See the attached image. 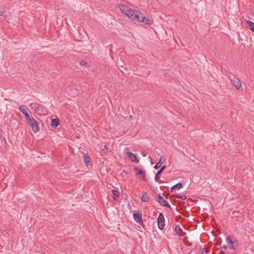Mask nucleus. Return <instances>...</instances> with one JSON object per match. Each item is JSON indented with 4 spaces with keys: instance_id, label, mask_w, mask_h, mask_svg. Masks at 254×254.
I'll return each mask as SVG.
<instances>
[{
    "instance_id": "nucleus-19",
    "label": "nucleus",
    "mask_w": 254,
    "mask_h": 254,
    "mask_svg": "<svg viewBox=\"0 0 254 254\" xmlns=\"http://www.w3.org/2000/svg\"><path fill=\"white\" fill-rule=\"evenodd\" d=\"M32 108L35 112H38L40 110V105L36 103L31 104Z\"/></svg>"
},
{
    "instance_id": "nucleus-3",
    "label": "nucleus",
    "mask_w": 254,
    "mask_h": 254,
    "mask_svg": "<svg viewBox=\"0 0 254 254\" xmlns=\"http://www.w3.org/2000/svg\"><path fill=\"white\" fill-rule=\"evenodd\" d=\"M165 219L164 215L162 213H160L157 218L158 227L160 230H163L164 225Z\"/></svg>"
},
{
    "instance_id": "nucleus-20",
    "label": "nucleus",
    "mask_w": 254,
    "mask_h": 254,
    "mask_svg": "<svg viewBox=\"0 0 254 254\" xmlns=\"http://www.w3.org/2000/svg\"><path fill=\"white\" fill-rule=\"evenodd\" d=\"M138 174L141 175L142 176V179L145 180V172L143 170H140L137 172Z\"/></svg>"
},
{
    "instance_id": "nucleus-18",
    "label": "nucleus",
    "mask_w": 254,
    "mask_h": 254,
    "mask_svg": "<svg viewBox=\"0 0 254 254\" xmlns=\"http://www.w3.org/2000/svg\"><path fill=\"white\" fill-rule=\"evenodd\" d=\"M183 188V184L181 183H178L177 184L174 185L171 188V190H172L175 189H180Z\"/></svg>"
},
{
    "instance_id": "nucleus-21",
    "label": "nucleus",
    "mask_w": 254,
    "mask_h": 254,
    "mask_svg": "<svg viewBox=\"0 0 254 254\" xmlns=\"http://www.w3.org/2000/svg\"><path fill=\"white\" fill-rule=\"evenodd\" d=\"M6 7L5 6L0 7V16H3L4 13L6 11Z\"/></svg>"
},
{
    "instance_id": "nucleus-12",
    "label": "nucleus",
    "mask_w": 254,
    "mask_h": 254,
    "mask_svg": "<svg viewBox=\"0 0 254 254\" xmlns=\"http://www.w3.org/2000/svg\"><path fill=\"white\" fill-rule=\"evenodd\" d=\"M150 199V196L149 195L146 193V192H144L142 195V197L141 198V200L143 202H148Z\"/></svg>"
},
{
    "instance_id": "nucleus-25",
    "label": "nucleus",
    "mask_w": 254,
    "mask_h": 254,
    "mask_svg": "<svg viewBox=\"0 0 254 254\" xmlns=\"http://www.w3.org/2000/svg\"><path fill=\"white\" fill-rule=\"evenodd\" d=\"M222 248H223V249H227L228 247H227V245H225V246H223V247H222Z\"/></svg>"
},
{
    "instance_id": "nucleus-8",
    "label": "nucleus",
    "mask_w": 254,
    "mask_h": 254,
    "mask_svg": "<svg viewBox=\"0 0 254 254\" xmlns=\"http://www.w3.org/2000/svg\"><path fill=\"white\" fill-rule=\"evenodd\" d=\"M126 154L128 156V159L131 162H139V160L136 158L135 155L130 151H127Z\"/></svg>"
},
{
    "instance_id": "nucleus-24",
    "label": "nucleus",
    "mask_w": 254,
    "mask_h": 254,
    "mask_svg": "<svg viewBox=\"0 0 254 254\" xmlns=\"http://www.w3.org/2000/svg\"><path fill=\"white\" fill-rule=\"evenodd\" d=\"M201 254H206L208 253V250H204V249H201Z\"/></svg>"
},
{
    "instance_id": "nucleus-29",
    "label": "nucleus",
    "mask_w": 254,
    "mask_h": 254,
    "mask_svg": "<svg viewBox=\"0 0 254 254\" xmlns=\"http://www.w3.org/2000/svg\"><path fill=\"white\" fill-rule=\"evenodd\" d=\"M134 169L135 170H138V168H137V167H135L134 168Z\"/></svg>"
},
{
    "instance_id": "nucleus-13",
    "label": "nucleus",
    "mask_w": 254,
    "mask_h": 254,
    "mask_svg": "<svg viewBox=\"0 0 254 254\" xmlns=\"http://www.w3.org/2000/svg\"><path fill=\"white\" fill-rule=\"evenodd\" d=\"M60 124V121L58 119H54L52 120L51 125L53 127H57Z\"/></svg>"
},
{
    "instance_id": "nucleus-7",
    "label": "nucleus",
    "mask_w": 254,
    "mask_h": 254,
    "mask_svg": "<svg viewBox=\"0 0 254 254\" xmlns=\"http://www.w3.org/2000/svg\"><path fill=\"white\" fill-rule=\"evenodd\" d=\"M231 80L236 89H239L241 88L242 84L239 79L236 77H233V79H231Z\"/></svg>"
},
{
    "instance_id": "nucleus-4",
    "label": "nucleus",
    "mask_w": 254,
    "mask_h": 254,
    "mask_svg": "<svg viewBox=\"0 0 254 254\" xmlns=\"http://www.w3.org/2000/svg\"><path fill=\"white\" fill-rule=\"evenodd\" d=\"M19 110L25 116L27 120L31 118L29 116V113L31 112L25 105H21L19 107Z\"/></svg>"
},
{
    "instance_id": "nucleus-28",
    "label": "nucleus",
    "mask_w": 254,
    "mask_h": 254,
    "mask_svg": "<svg viewBox=\"0 0 254 254\" xmlns=\"http://www.w3.org/2000/svg\"><path fill=\"white\" fill-rule=\"evenodd\" d=\"M220 254H225V253L223 251H221Z\"/></svg>"
},
{
    "instance_id": "nucleus-22",
    "label": "nucleus",
    "mask_w": 254,
    "mask_h": 254,
    "mask_svg": "<svg viewBox=\"0 0 254 254\" xmlns=\"http://www.w3.org/2000/svg\"><path fill=\"white\" fill-rule=\"evenodd\" d=\"M80 65L84 66L85 67H88L89 66L88 63L85 61H82L79 63Z\"/></svg>"
},
{
    "instance_id": "nucleus-5",
    "label": "nucleus",
    "mask_w": 254,
    "mask_h": 254,
    "mask_svg": "<svg viewBox=\"0 0 254 254\" xmlns=\"http://www.w3.org/2000/svg\"><path fill=\"white\" fill-rule=\"evenodd\" d=\"M133 218L136 222L140 225H143V221L142 219V214L140 212H136L133 214Z\"/></svg>"
},
{
    "instance_id": "nucleus-27",
    "label": "nucleus",
    "mask_w": 254,
    "mask_h": 254,
    "mask_svg": "<svg viewBox=\"0 0 254 254\" xmlns=\"http://www.w3.org/2000/svg\"><path fill=\"white\" fill-rule=\"evenodd\" d=\"M104 148H105V149H108V146H107V145H105L104 146Z\"/></svg>"
},
{
    "instance_id": "nucleus-10",
    "label": "nucleus",
    "mask_w": 254,
    "mask_h": 254,
    "mask_svg": "<svg viewBox=\"0 0 254 254\" xmlns=\"http://www.w3.org/2000/svg\"><path fill=\"white\" fill-rule=\"evenodd\" d=\"M166 168V166H163L161 167V169L155 174L154 179L156 182L159 181V180L160 179L159 175L163 172V171L165 170Z\"/></svg>"
},
{
    "instance_id": "nucleus-23",
    "label": "nucleus",
    "mask_w": 254,
    "mask_h": 254,
    "mask_svg": "<svg viewBox=\"0 0 254 254\" xmlns=\"http://www.w3.org/2000/svg\"><path fill=\"white\" fill-rule=\"evenodd\" d=\"M176 197L177 198H181L183 200H185L187 198V196L186 195H176Z\"/></svg>"
},
{
    "instance_id": "nucleus-26",
    "label": "nucleus",
    "mask_w": 254,
    "mask_h": 254,
    "mask_svg": "<svg viewBox=\"0 0 254 254\" xmlns=\"http://www.w3.org/2000/svg\"><path fill=\"white\" fill-rule=\"evenodd\" d=\"M128 118H129L130 120H132V115H130Z\"/></svg>"
},
{
    "instance_id": "nucleus-9",
    "label": "nucleus",
    "mask_w": 254,
    "mask_h": 254,
    "mask_svg": "<svg viewBox=\"0 0 254 254\" xmlns=\"http://www.w3.org/2000/svg\"><path fill=\"white\" fill-rule=\"evenodd\" d=\"M165 160L166 158H165L164 156H161L159 159L158 162L154 166V168L155 169H158L164 163Z\"/></svg>"
},
{
    "instance_id": "nucleus-30",
    "label": "nucleus",
    "mask_w": 254,
    "mask_h": 254,
    "mask_svg": "<svg viewBox=\"0 0 254 254\" xmlns=\"http://www.w3.org/2000/svg\"><path fill=\"white\" fill-rule=\"evenodd\" d=\"M142 155H143V156L145 157V156H146V155L142 153Z\"/></svg>"
},
{
    "instance_id": "nucleus-11",
    "label": "nucleus",
    "mask_w": 254,
    "mask_h": 254,
    "mask_svg": "<svg viewBox=\"0 0 254 254\" xmlns=\"http://www.w3.org/2000/svg\"><path fill=\"white\" fill-rule=\"evenodd\" d=\"M226 242L229 245V248L231 250H235L236 248L234 246V242L231 240L230 236H228L226 239Z\"/></svg>"
},
{
    "instance_id": "nucleus-17",
    "label": "nucleus",
    "mask_w": 254,
    "mask_h": 254,
    "mask_svg": "<svg viewBox=\"0 0 254 254\" xmlns=\"http://www.w3.org/2000/svg\"><path fill=\"white\" fill-rule=\"evenodd\" d=\"M175 231L178 235H182L183 231L181 228L178 225L175 227Z\"/></svg>"
},
{
    "instance_id": "nucleus-15",
    "label": "nucleus",
    "mask_w": 254,
    "mask_h": 254,
    "mask_svg": "<svg viewBox=\"0 0 254 254\" xmlns=\"http://www.w3.org/2000/svg\"><path fill=\"white\" fill-rule=\"evenodd\" d=\"M113 198L114 200H116L119 198V192L116 190H112Z\"/></svg>"
},
{
    "instance_id": "nucleus-6",
    "label": "nucleus",
    "mask_w": 254,
    "mask_h": 254,
    "mask_svg": "<svg viewBox=\"0 0 254 254\" xmlns=\"http://www.w3.org/2000/svg\"><path fill=\"white\" fill-rule=\"evenodd\" d=\"M158 202L159 204L162 206H166L168 208L171 209L170 205L168 203V202L163 199V198L161 196L160 194L158 195Z\"/></svg>"
},
{
    "instance_id": "nucleus-1",
    "label": "nucleus",
    "mask_w": 254,
    "mask_h": 254,
    "mask_svg": "<svg viewBox=\"0 0 254 254\" xmlns=\"http://www.w3.org/2000/svg\"><path fill=\"white\" fill-rule=\"evenodd\" d=\"M118 7L131 20L141 22L146 24H151L150 20L139 11L131 9L128 6L123 4H119Z\"/></svg>"
},
{
    "instance_id": "nucleus-16",
    "label": "nucleus",
    "mask_w": 254,
    "mask_h": 254,
    "mask_svg": "<svg viewBox=\"0 0 254 254\" xmlns=\"http://www.w3.org/2000/svg\"><path fill=\"white\" fill-rule=\"evenodd\" d=\"M83 159L86 165H88V164H90L91 162V159L90 157L87 154H85L83 155Z\"/></svg>"
},
{
    "instance_id": "nucleus-2",
    "label": "nucleus",
    "mask_w": 254,
    "mask_h": 254,
    "mask_svg": "<svg viewBox=\"0 0 254 254\" xmlns=\"http://www.w3.org/2000/svg\"><path fill=\"white\" fill-rule=\"evenodd\" d=\"M34 132L36 133L39 130V127L37 122L33 118L27 120Z\"/></svg>"
},
{
    "instance_id": "nucleus-14",
    "label": "nucleus",
    "mask_w": 254,
    "mask_h": 254,
    "mask_svg": "<svg viewBox=\"0 0 254 254\" xmlns=\"http://www.w3.org/2000/svg\"><path fill=\"white\" fill-rule=\"evenodd\" d=\"M245 21L246 23L248 24L249 29L254 32V22L248 20H246Z\"/></svg>"
}]
</instances>
